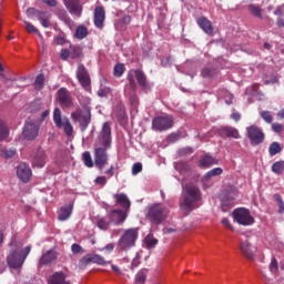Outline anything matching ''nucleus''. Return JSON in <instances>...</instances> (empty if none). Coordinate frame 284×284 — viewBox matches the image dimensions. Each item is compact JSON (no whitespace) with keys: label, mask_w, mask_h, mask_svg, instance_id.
I'll list each match as a JSON object with an SVG mask.
<instances>
[{"label":"nucleus","mask_w":284,"mask_h":284,"mask_svg":"<svg viewBox=\"0 0 284 284\" xmlns=\"http://www.w3.org/2000/svg\"><path fill=\"white\" fill-rule=\"evenodd\" d=\"M53 122L55 124V128H58L59 130L63 128L64 134L67 136H72V134L74 133V128H72L70 119L61 118V109L59 108H55L53 111Z\"/></svg>","instance_id":"nucleus-7"},{"label":"nucleus","mask_w":284,"mask_h":284,"mask_svg":"<svg viewBox=\"0 0 284 284\" xmlns=\"http://www.w3.org/2000/svg\"><path fill=\"white\" fill-rule=\"evenodd\" d=\"M217 132L222 139H241L239 129L234 126H221Z\"/></svg>","instance_id":"nucleus-21"},{"label":"nucleus","mask_w":284,"mask_h":284,"mask_svg":"<svg viewBox=\"0 0 284 284\" xmlns=\"http://www.w3.org/2000/svg\"><path fill=\"white\" fill-rule=\"evenodd\" d=\"M58 17L61 21H63V23H65V26H72V19L70 16H68L67 10L61 9L58 13Z\"/></svg>","instance_id":"nucleus-37"},{"label":"nucleus","mask_w":284,"mask_h":284,"mask_svg":"<svg viewBox=\"0 0 284 284\" xmlns=\"http://www.w3.org/2000/svg\"><path fill=\"white\" fill-rule=\"evenodd\" d=\"M109 219L111 223H114V225H121V223H125L128 212L121 209L112 210L109 212Z\"/></svg>","instance_id":"nucleus-20"},{"label":"nucleus","mask_w":284,"mask_h":284,"mask_svg":"<svg viewBox=\"0 0 284 284\" xmlns=\"http://www.w3.org/2000/svg\"><path fill=\"white\" fill-rule=\"evenodd\" d=\"M134 74L139 87L143 88V90H150V82H148V75H145V72L141 69H135Z\"/></svg>","instance_id":"nucleus-27"},{"label":"nucleus","mask_w":284,"mask_h":284,"mask_svg":"<svg viewBox=\"0 0 284 284\" xmlns=\"http://www.w3.org/2000/svg\"><path fill=\"white\" fill-rule=\"evenodd\" d=\"M83 161H84V165H87V168H93L94 166V162L92 161V155L90 154V152H84L83 153Z\"/></svg>","instance_id":"nucleus-47"},{"label":"nucleus","mask_w":284,"mask_h":284,"mask_svg":"<svg viewBox=\"0 0 284 284\" xmlns=\"http://www.w3.org/2000/svg\"><path fill=\"white\" fill-rule=\"evenodd\" d=\"M120 23H122L123 26H130V23H132V17L130 16H124L121 18Z\"/></svg>","instance_id":"nucleus-59"},{"label":"nucleus","mask_w":284,"mask_h":284,"mask_svg":"<svg viewBox=\"0 0 284 284\" xmlns=\"http://www.w3.org/2000/svg\"><path fill=\"white\" fill-rule=\"evenodd\" d=\"M222 225H224V227H227L229 230H233L232 227V223H230V220L227 217H224L222 221H221Z\"/></svg>","instance_id":"nucleus-63"},{"label":"nucleus","mask_w":284,"mask_h":284,"mask_svg":"<svg viewBox=\"0 0 284 284\" xmlns=\"http://www.w3.org/2000/svg\"><path fill=\"white\" fill-rule=\"evenodd\" d=\"M125 72V65L121 64V63H116L114 65V69H113V74L114 77H116L118 79L123 77Z\"/></svg>","instance_id":"nucleus-44"},{"label":"nucleus","mask_w":284,"mask_h":284,"mask_svg":"<svg viewBox=\"0 0 284 284\" xmlns=\"http://www.w3.org/2000/svg\"><path fill=\"white\" fill-rule=\"evenodd\" d=\"M201 201H203L201 189L192 183L186 184L184 186L183 201L180 203V210L187 216L190 212H194L199 207Z\"/></svg>","instance_id":"nucleus-1"},{"label":"nucleus","mask_w":284,"mask_h":284,"mask_svg":"<svg viewBox=\"0 0 284 284\" xmlns=\"http://www.w3.org/2000/svg\"><path fill=\"white\" fill-rule=\"evenodd\" d=\"M179 139V134L172 133L168 136L169 143H176V140Z\"/></svg>","instance_id":"nucleus-62"},{"label":"nucleus","mask_w":284,"mask_h":284,"mask_svg":"<svg viewBox=\"0 0 284 284\" xmlns=\"http://www.w3.org/2000/svg\"><path fill=\"white\" fill-rule=\"evenodd\" d=\"M246 136L251 142V145H261L265 141V133L256 125L246 128Z\"/></svg>","instance_id":"nucleus-8"},{"label":"nucleus","mask_w":284,"mask_h":284,"mask_svg":"<svg viewBox=\"0 0 284 284\" xmlns=\"http://www.w3.org/2000/svg\"><path fill=\"white\" fill-rule=\"evenodd\" d=\"M97 225L99 227V230H108L110 227V221L105 217H100L98 219Z\"/></svg>","instance_id":"nucleus-46"},{"label":"nucleus","mask_w":284,"mask_h":284,"mask_svg":"<svg viewBox=\"0 0 284 284\" xmlns=\"http://www.w3.org/2000/svg\"><path fill=\"white\" fill-rule=\"evenodd\" d=\"M42 3H45V6H49V8H57V0H41Z\"/></svg>","instance_id":"nucleus-60"},{"label":"nucleus","mask_w":284,"mask_h":284,"mask_svg":"<svg viewBox=\"0 0 284 284\" xmlns=\"http://www.w3.org/2000/svg\"><path fill=\"white\" fill-rule=\"evenodd\" d=\"M71 59H81L83 57V48L81 45L71 44L69 47Z\"/></svg>","instance_id":"nucleus-33"},{"label":"nucleus","mask_w":284,"mask_h":284,"mask_svg":"<svg viewBox=\"0 0 284 284\" xmlns=\"http://www.w3.org/2000/svg\"><path fill=\"white\" fill-rule=\"evenodd\" d=\"M92 263L97 265H108L110 262H105V258L99 254H87L79 261V265L82 268L88 267V265Z\"/></svg>","instance_id":"nucleus-14"},{"label":"nucleus","mask_w":284,"mask_h":284,"mask_svg":"<svg viewBox=\"0 0 284 284\" xmlns=\"http://www.w3.org/2000/svg\"><path fill=\"white\" fill-rule=\"evenodd\" d=\"M22 136L26 141H34L39 136V124L26 122L22 129Z\"/></svg>","instance_id":"nucleus-15"},{"label":"nucleus","mask_w":284,"mask_h":284,"mask_svg":"<svg viewBox=\"0 0 284 284\" xmlns=\"http://www.w3.org/2000/svg\"><path fill=\"white\" fill-rule=\"evenodd\" d=\"M10 247L11 250L7 256V264L11 270H21V267H23V263H26V258H28V255L32 252V246H26L22 248L13 239L10 242Z\"/></svg>","instance_id":"nucleus-2"},{"label":"nucleus","mask_w":284,"mask_h":284,"mask_svg":"<svg viewBox=\"0 0 284 284\" xmlns=\"http://www.w3.org/2000/svg\"><path fill=\"white\" fill-rule=\"evenodd\" d=\"M273 200L277 202V214H284V201L281 194H274Z\"/></svg>","instance_id":"nucleus-40"},{"label":"nucleus","mask_w":284,"mask_h":284,"mask_svg":"<svg viewBox=\"0 0 284 284\" xmlns=\"http://www.w3.org/2000/svg\"><path fill=\"white\" fill-rule=\"evenodd\" d=\"M172 128H174V118L168 113L156 115L152 120V130L155 132H166V130H172Z\"/></svg>","instance_id":"nucleus-5"},{"label":"nucleus","mask_w":284,"mask_h":284,"mask_svg":"<svg viewBox=\"0 0 284 284\" xmlns=\"http://www.w3.org/2000/svg\"><path fill=\"white\" fill-rule=\"evenodd\" d=\"M140 172H143V164L141 163H134L132 166V174L133 176H136V174H140Z\"/></svg>","instance_id":"nucleus-53"},{"label":"nucleus","mask_w":284,"mask_h":284,"mask_svg":"<svg viewBox=\"0 0 284 284\" xmlns=\"http://www.w3.org/2000/svg\"><path fill=\"white\" fill-rule=\"evenodd\" d=\"M72 210H74V204L62 206L58 213L59 221H68L72 216Z\"/></svg>","instance_id":"nucleus-29"},{"label":"nucleus","mask_w":284,"mask_h":284,"mask_svg":"<svg viewBox=\"0 0 284 284\" xmlns=\"http://www.w3.org/2000/svg\"><path fill=\"white\" fill-rule=\"evenodd\" d=\"M71 252L72 254H83L85 251L82 245L74 243L71 245Z\"/></svg>","instance_id":"nucleus-50"},{"label":"nucleus","mask_w":284,"mask_h":284,"mask_svg":"<svg viewBox=\"0 0 284 284\" xmlns=\"http://www.w3.org/2000/svg\"><path fill=\"white\" fill-rule=\"evenodd\" d=\"M282 151H283V148H281V144L278 142H273L270 144V148H268L270 156H276V154H281Z\"/></svg>","instance_id":"nucleus-34"},{"label":"nucleus","mask_w":284,"mask_h":284,"mask_svg":"<svg viewBox=\"0 0 284 284\" xmlns=\"http://www.w3.org/2000/svg\"><path fill=\"white\" fill-rule=\"evenodd\" d=\"M201 74L203 79H212L216 77V70L213 67H205L202 69Z\"/></svg>","instance_id":"nucleus-35"},{"label":"nucleus","mask_w":284,"mask_h":284,"mask_svg":"<svg viewBox=\"0 0 284 284\" xmlns=\"http://www.w3.org/2000/svg\"><path fill=\"white\" fill-rule=\"evenodd\" d=\"M272 172H274V174H283V172H284V161L274 162L273 165H272Z\"/></svg>","instance_id":"nucleus-43"},{"label":"nucleus","mask_w":284,"mask_h":284,"mask_svg":"<svg viewBox=\"0 0 284 284\" xmlns=\"http://www.w3.org/2000/svg\"><path fill=\"white\" fill-rule=\"evenodd\" d=\"M232 217L234 220V223H237V225H243L244 227H247L250 225H254V216H252V213L245 209V207H237L232 212Z\"/></svg>","instance_id":"nucleus-6"},{"label":"nucleus","mask_w":284,"mask_h":284,"mask_svg":"<svg viewBox=\"0 0 284 284\" xmlns=\"http://www.w3.org/2000/svg\"><path fill=\"white\" fill-rule=\"evenodd\" d=\"M57 101L62 109L74 108V99L72 98V93L65 89L60 88L57 92Z\"/></svg>","instance_id":"nucleus-9"},{"label":"nucleus","mask_w":284,"mask_h":284,"mask_svg":"<svg viewBox=\"0 0 284 284\" xmlns=\"http://www.w3.org/2000/svg\"><path fill=\"white\" fill-rule=\"evenodd\" d=\"M37 19L40 21L42 28H50L52 23L50 22V16H45L43 11H37Z\"/></svg>","instance_id":"nucleus-30"},{"label":"nucleus","mask_w":284,"mask_h":284,"mask_svg":"<svg viewBox=\"0 0 284 284\" xmlns=\"http://www.w3.org/2000/svg\"><path fill=\"white\" fill-rule=\"evenodd\" d=\"M43 85H45V75H43V73H40L36 78L34 88L36 90H42Z\"/></svg>","instance_id":"nucleus-39"},{"label":"nucleus","mask_w":284,"mask_h":284,"mask_svg":"<svg viewBox=\"0 0 284 284\" xmlns=\"http://www.w3.org/2000/svg\"><path fill=\"white\" fill-rule=\"evenodd\" d=\"M57 261V251L49 250L39 260V267H43V265H51Z\"/></svg>","instance_id":"nucleus-24"},{"label":"nucleus","mask_w":284,"mask_h":284,"mask_svg":"<svg viewBox=\"0 0 284 284\" xmlns=\"http://www.w3.org/2000/svg\"><path fill=\"white\" fill-rule=\"evenodd\" d=\"M223 174V169L222 168H215L205 173L204 179L205 181H210V179H214V176H221Z\"/></svg>","instance_id":"nucleus-36"},{"label":"nucleus","mask_w":284,"mask_h":284,"mask_svg":"<svg viewBox=\"0 0 284 284\" xmlns=\"http://www.w3.org/2000/svg\"><path fill=\"white\" fill-rule=\"evenodd\" d=\"M114 199L115 203H118V205L124 209V212H130L131 202L130 199H128V195H125L124 193H119L114 195Z\"/></svg>","instance_id":"nucleus-28"},{"label":"nucleus","mask_w":284,"mask_h":284,"mask_svg":"<svg viewBox=\"0 0 284 284\" xmlns=\"http://www.w3.org/2000/svg\"><path fill=\"white\" fill-rule=\"evenodd\" d=\"M62 1L69 14H71L72 17H77L78 19H81V14H83V4L81 3V0H62Z\"/></svg>","instance_id":"nucleus-13"},{"label":"nucleus","mask_w":284,"mask_h":284,"mask_svg":"<svg viewBox=\"0 0 284 284\" xmlns=\"http://www.w3.org/2000/svg\"><path fill=\"white\" fill-rule=\"evenodd\" d=\"M10 136V128L6 121L0 120V143Z\"/></svg>","instance_id":"nucleus-31"},{"label":"nucleus","mask_w":284,"mask_h":284,"mask_svg":"<svg viewBox=\"0 0 284 284\" xmlns=\"http://www.w3.org/2000/svg\"><path fill=\"white\" fill-rule=\"evenodd\" d=\"M146 219L154 225H161L168 219V210H165L163 204H153L149 207Z\"/></svg>","instance_id":"nucleus-4"},{"label":"nucleus","mask_w":284,"mask_h":284,"mask_svg":"<svg viewBox=\"0 0 284 284\" xmlns=\"http://www.w3.org/2000/svg\"><path fill=\"white\" fill-rule=\"evenodd\" d=\"M71 119L80 123L81 132H85L88 130V125H90V121H92V115L90 114V111L87 113L75 111L71 113Z\"/></svg>","instance_id":"nucleus-16"},{"label":"nucleus","mask_w":284,"mask_h":284,"mask_svg":"<svg viewBox=\"0 0 284 284\" xmlns=\"http://www.w3.org/2000/svg\"><path fill=\"white\" fill-rule=\"evenodd\" d=\"M145 278H146V273L145 271H140L136 273L135 275V282L136 283H145Z\"/></svg>","instance_id":"nucleus-52"},{"label":"nucleus","mask_w":284,"mask_h":284,"mask_svg":"<svg viewBox=\"0 0 284 284\" xmlns=\"http://www.w3.org/2000/svg\"><path fill=\"white\" fill-rule=\"evenodd\" d=\"M240 252L248 261H254V251L252 248V243H250L248 240L241 241V243H240Z\"/></svg>","instance_id":"nucleus-23"},{"label":"nucleus","mask_w":284,"mask_h":284,"mask_svg":"<svg viewBox=\"0 0 284 284\" xmlns=\"http://www.w3.org/2000/svg\"><path fill=\"white\" fill-rule=\"evenodd\" d=\"M260 114L265 123H272V121H274V118L272 116V113H270V111H262Z\"/></svg>","instance_id":"nucleus-51"},{"label":"nucleus","mask_w":284,"mask_h":284,"mask_svg":"<svg viewBox=\"0 0 284 284\" xmlns=\"http://www.w3.org/2000/svg\"><path fill=\"white\" fill-rule=\"evenodd\" d=\"M88 37V28L85 26H79L75 30V39H85Z\"/></svg>","instance_id":"nucleus-41"},{"label":"nucleus","mask_w":284,"mask_h":284,"mask_svg":"<svg viewBox=\"0 0 284 284\" xmlns=\"http://www.w3.org/2000/svg\"><path fill=\"white\" fill-rule=\"evenodd\" d=\"M17 154V149H2L0 151V156L2 159H12Z\"/></svg>","instance_id":"nucleus-38"},{"label":"nucleus","mask_w":284,"mask_h":284,"mask_svg":"<svg viewBox=\"0 0 284 284\" xmlns=\"http://www.w3.org/2000/svg\"><path fill=\"white\" fill-rule=\"evenodd\" d=\"M236 200V192H227L221 197L222 212H230L234 206V201Z\"/></svg>","instance_id":"nucleus-19"},{"label":"nucleus","mask_w":284,"mask_h":284,"mask_svg":"<svg viewBox=\"0 0 284 284\" xmlns=\"http://www.w3.org/2000/svg\"><path fill=\"white\" fill-rule=\"evenodd\" d=\"M129 85L132 88V90H136V82L134 81V75L130 74L128 75Z\"/></svg>","instance_id":"nucleus-58"},{"label":"nucleus","mask_w":284,"mask_h":284,"mask_svg":"<svg viewBox=\"0 0 284 284\" xmlns=\"http://www.w3.org/2000/svg\"><path fill=\"white\" fill-rule=\"evenodd\" d=\"M129 101L132 108H139V97L136 95V93L131 94Z\"/></svg>","instance_id":"nucleus-54"},{"label":"nucleus","mask_w":284,"mask_h":284,"mask_svg":"<svg viewBox=\"0 0 284 284\" xmlns=\"http://www.w3.org/2000/svg\"><path fill=\"white\" fill-rule=\"evenodd\" d=\"M108 150L110 148L98 146L94 149V164L99 170H103L108 164Z\"/></svg>","instance_id":"nucleus-12"},{"label":"nucleus","mask_w":284,"mask_h":284,"mask_svg":"<svg viewBox=\"0 0 284 284\" xmlns=\"http://www.w3.org/2000/svg\"><path fill=\"white\" fill-rule=\"evenodd\" d=\"M219 162L212 155H204L200 159V165L202 168H210L211 165H216Z\"/></svg>","instance_id":"nucleus-32"},{"label":"nucleus","mask_w":284,"mask_h":284,"mask_svg":"<svg viewBox=\"0 0 284 284\" xmlns=\"http://www.w3.org/2000/svg\"><path fill=\"white\" fill-rule=\"evenodd\" d=\"M93 23L99 30L105 26V8L103 6H97L93 11Z\"/></svg>","instance_id":"nucleus-17"},{"label":"nucleus","mask_w":284,"mask_h":284,"mask_svg":"<svg viewBox=\"0 0 284 284\" xmlns=\"http://www.w3.org/2000/svg\"><path fill=\"white\" fill-rule=\"evenodd\" d=\"M23 23L26 26L27 32H29L30 34H37L38 37H41V32L39 31V29H37V27H34L31 22L23 21Z\"/></svg>","instance_id":"nucleus-42"},{"label":"nucleus","mask_w":284,"mask_h":284,"mask_svg":"<svg viewBox=\"0 0 284 284\" xmlns=\"http://www.w3.org/2000/svg\"><path fill=\"white\" fill-rule=\"evenodd\" d=\"M136 239H139V229L125 230L118 242V247L125 252L136 245Z\"/></svg>","instance_id":"nucleus-3"},{"label":"nucleus","mask_w":284,"mask_h":284,"mask_svg":"<svg viewBox=\"0 0 284 284\" xmlns=\"http://www.w3.org/2000/svg\"><path fill=\"white\" fill-rule=\"evenodd\" d=\"M98 141L102 148H112V126H110V122L103 123Z\"/></svg>","instance_id":"nucleus-11"},{"label":"nucleus","mask_w":284,"mask_h":284,"mask_svg":"<svg viewBox=\"0 0 284 284\" xmlns=\"http://www.w3.org/2000/svg\"><path fill=\"white\" fill-rule=\"evenodd\" d=\"M271 129L273 130V132H275V134H282L283 124L275 122L271 125Z\"/></svg>","instance_id":"nucleus-55"},{"label":"nucleus","mask_w":284,"mask_h":284,"mask_svg":"<svg viewBox=\"0 0 284 284\" xmlns=\"http://www.w3.org/2000/svg\"><path fill=\"white\" fill-rule=\"evenodd\" d=\"M114 166H110L104 174H106V176H109V179H112V176H114Z\"/></svg>","instance_id":"nucleus-64"},{"label":"nucleus","mask_w":284,"mask_h":284,"mask_svg":"<svg viewBox=\"0 0 284 284\" xmlns=\"http://www.w3.org/2000/svg\"><path fill=\"white\" fill-rule=\"evenodd\" d=\"M196 23L205 34H209V37H212L214 34V26H212V21L207 19L205 16H201L196 19Z\"/></svg>","instance_id":"nucleus-22"},{"label":"nucleus","mask_w":284,"mask_h":284,"mask_svg":"<svg viewBox=\"0 0 284 284\" xmlns=\"http://www.w3.org/2000/svg\"><path fill=\"white\" fill-rule=\"evenodd\" d=\"M268 270L272 274H277L278 273V261L276 260V257H274V256L272 257Z\"/></svg>","instance_id":"nucleus-48"},{"label":"nucleus","mask_w":284,"mask_h":284,"mask_svg":"<svg viewBox=\"0 0 284 284\" xmlns=\"http://www.w3.org/2000/svg\"><path fill=\"white\" fill-rule=\"evenodd\" d=\"M48 284H72L68 281V275L63 272L53 273L48 281Z\"/></svg>","instance_id":"nucleus-26"},{"label":"nucleus","mask_w":284,"mask_h":284,"mask_svg":"<svg viewBox=\"0 0 284 284\" xmlns=\"http://www.w3.org/2000/svg\"><path fill=\"white\" fill-rule=\"evenodd\" d=\"M77 79L85 92H90L92 90V80L90 79V73L88 72V69H85V65H78Z\"/></svg>","instance_id":"nucleus-10"},{"label":"nucleus","mask_w":284,"mask_h":284,"mask_svg":"<svg viewBox=\"0 0 284 284\" xmlns=\"http://www.w3.org/2000/svg\"><path fill=\"white\" fill-rule=\"evenodd\" d=\"M94 183L95 185H105L108 183V179L105 176H98L95 180H94Z\"/></svg>","instance_id":"nucleus-57"},{"label":"nucleus","mask_w":284,"mask_h":284,"mask_svg":"<svg viewBox=\"0 0 284 284\" xmlns=\"http://www.w3.org/2000/svg\"><path fill=\"white\" fill-rule=\"evenodd\" d=\"M48 116H50V110L47 109L40 115V123H43V121H45V119H48Z\"/></svg>","instance_id":"nucleus-61"},{"label":"nucleus","mask_w":284,"mask_h":284,"mask_svg":"<svg viewBox=\"0 0 284 284\" xmlns=\"http://www.w3.org/2000/svg\"><path fill=\"white\" fill-rule=\"evenodd\" d=\"M45 161H48V155H45V151H43V149H39L33 156L32 165L33 168H43L45 165Z\"/></svg>","instance_id":"nucleus-25"},{"label":"nucleus","mask_w":284,"mask_h":284,"mask_svg":"<svg viewBox=\"0 0 284 284\" xmlns=\"http://www.w3.org/2000/svg\"><path fill=\"white\" fill-rule=\"evenodd\" d=\"M248 10H250L251 14H253V17H257L258 19H261V17H263V10H261L258 8V6H256V4H250Z\"/></svg>","instance_id":"nucleus-45"},{"label":"nucleus","mask_w":284,"mask_h":284,"mask_svg":"<svg viewBox=\"0 0 284 284\" xmlns=\"http://www.w3.org/2000/svg\"><path fill=\"white\" fill-rule=\"evenodd\" d=\"M17 176L22 183H29L30 179H32V170L28 164L21 162L17 166Z\"/></svg>","instance_id":"nucleus-18"},{"label":"nucleus","mask_w":284,"mask_h":284,"mask_svg":"<svg viewBox=\"0 0 284 284\" xmlns=\"http://www.w3.org/2000/svg\"><path fill=\"white\" fill-rule=\"evenodd\" d=\"M145 243L148 250H152L153 247H156L159 240H156L155 237H146Z\"/></svg>","instance_id":"nucleus-49"},{"label":"nucleus","mask_w":284,"mask_h":284,"mask_svg":"<svg viewBox=\"0 0 284 284\" xmlns=\"http://www.w3.org/2000/svg\"><path fill=\"white\" fill-rule=\"evenodd\" d=\"M69 57H71L70 49H62L60 53V59H62V61H68Z\"/></svg>","instance_id":"nucleus-56"}]
</instances>
